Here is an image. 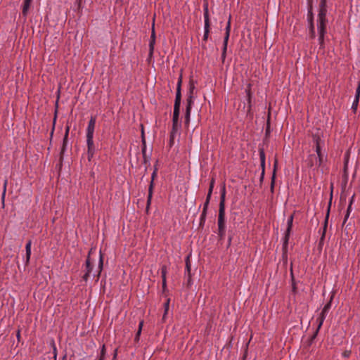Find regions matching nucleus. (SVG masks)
Masks as SVG:
<instances>
[{"instance_id":"39","label":"nucleus","mask_w":360,"mask_h":360,"mask_svg":"<svg viewBox=\"0 0 360 360\" xmlns=\"http://www.w3.org/2000/svg\"><path fill=\"white\" fill-rule=\"evenodd\" d=\"M355 97L360 98V86L358 84V86L356 90Z\"/></svg>"},{"instance_id":"12","label":"nucleus","mask_w":360,"mask_h":360,"mask_svg":"<svg viewBox=\"0 0 360 360\" xmlns=\"http://www.w3.org/2000/svg\"><path fill=\"white\" fill-rule=\"evenodd\" d=\"M155 176V172H154L152 174V181L150 182L149 189H148V195L147 198V206H146V211L148 210L149 206L151 203L152 200V195H153V179Z\"/></svg>"},{"instance_id":"25","label":"nucleus","mask_w":360,"mask_h":360,"mask_svg":"<svg viewBox=\"0 0 360 360\" xmlns=\"http://www.w3.org/2000/svg\"><path fill=\"white\" fill-rule=\"evenodd\" d=\"M103 269V256L101 254H100V259H99V264H98V274L97 278H99L101 272Z\"/></svg>"},{"instance_id":"23","label":"nucleus","mask_w":360,"mask_h":360,"mask_svg":"<svg viewBox=\"0 0 360 360\" xmlns=\"http://www.w3.org/2000/svg\"><path fill=\"white\" fill-rule=\"evenodd\" d=\"M143 326V321H141L139 322V324L138 331H137V333H136V334L135 335V338H134V340L136 342H138L139 340V337H140L141 333Z\"/></svg>"},{"instance_id":"13","label":"nucleus","mask_w":360,"mask_h":360,"mask_svg":"<svg viewBox=\"0 0 360 360\" xmlns=\"http://www.w3.org/2000/svg\"><path fill=\"white\" fill-rule=\"evenodd\" d=\"M92 270V265L90 259L89 255L88 256L86 260V273L83 276V279L86 281L89 277L90 273Z\"/></svg>"},{"instance_id":"29","label":"nucleus","mask_w":360,"mask_h":360,"mask_svg":"<svg viewBox=\"0 0 360 360\" xmlns=\"http://www.w3.org/2000/svg\"><path fill=\"white\" fill-rule=\"evenodd\" d=\"M214 179L212 178L211 181H210V188H209V191H208L207 195H212V191H213V188H214Z\"/></svg>"},{"instance_id":"9","label":"nucleus","mask_w":360,"mask_h":360,"mask_svg":"<svg viewBox=\"0 0 360 360\" xmlns=\"http://www.w3.org/2000/svg\"><path fill=\"white\" fill-rule=\"evenodd\" d=\"M326 315H327V313H324V311H321L319 317L317 318L316 322L318 323V326H317V328H316V331L314 332V335L311 338V341H313L316 338V337L319 333V330H320V328H321V326L323 325V323L326 317Z\"/></svg>"},{"instance_id":"47","label":"nucleus","mask_w":360,"mask_h":360,"mask_svg":"<svg viewBox=\"0 0 360 360\" xmlns=\"http://www.w3.org/2000/svg\"><path fill=\"white\" fill-rule=\"evenodd\" d=\"M117 356V353L115 352V354H114V357L115 358Z\"/></svg>"},{"instance_id":"31","label":"nucleus","mask_w":360,"mask_h":360,"mask_svg":"<svg viewBox=\"0 0 360 360\" xmlns=\"http://www.w3.org/2000/svg\"><path fill=\"white\" fill-rule=\"evenodd\" d=\"M210 197H211V195H207V198H206V200H205V202L204 203V206H203V210H202L207 211V207H208V205H209V202H210Z\"/></svg>"},{"instance_id":"4","label":"nucleus","mask_w":360,"mask_h":360,"mask_svg":"<svg viewBox=\"0 0 360 360\" xmlns=\"http://www.w3.org/2000/svg\"><path fill=\"white\" fill-rule=\"evenodd\" d=\"M326 13V0H321L317 20V30L319 34L326 33V24L328 22Z\"/></svg>"},{"instance_id":"26","label":"nucleus","mask_w":360,"mask_h":360,"mask_svg":"<svg viewBox=\"0 0 360 360\" xmlns=\"http://www.w3.org/2000/svg\"><path fill=\"white\" fill-rule=\"evenodd\" d=\"M7 184H8V180L5 179L4 183V186H3L2 195H1V200H2L3 202H4V199H5Z\"/></svg>"},{"instance_id":"3","label":"nucleus","mask_w":360,"mask_h":360,"mask_svg":"<svg viewBox=\"0 0 360 360\" xmlns=\"http://www.w3.org/2000/svg\"><path fill=\"white\" fill-rule=\"evenodd\" d=\"M218 236L221 240L226 234V220H225V193L221 195L219 202V216H218Z\"/></svg>"},{"instance_id":"15","label":"nucleus","mask_w":360,"mask_h":360,"mask_svg":"<svg viewBox=\"0 0 360 360\" xmlns=\"http://www.w3.org/2000/svg\"><path fill=\"white\" fill-rule=\"evenodd\" d=\"M155 40L150 39L149 45H148L149 46V53H148V59H147V61L148 63H150V61L153 58L154 49H155Z\"/></svg>"},{"instance_id":"22","label":"nucleus","mask_w":360,"mask_h":360,"mask_svg":"<svg viewBox=\"0 0 360 360\" xmlns=\"http://www.w3.org/2000/svg\"><path fill=\"white\" fill-rule=\"evenodd\" d=\"M169 302H170V299L169 298H167L165 303L164 304V309H165V311H164V314H163V316H162V321H165V319H166V316L168 313V311H169Z\"/></svg>"},{"instance_id":"14","label":"nucleus","mask_w":360,"mask_h":360,"mask_svg":"<svg viewBox=\"0 0 360 360\" xmlns=\"http://www.w3.org/2000/svg\"><path fill=\"white\" fill-rule=\"evenodd\" d=\"M312 140L315 146H325V141L319 133L313 134Z\"/></svg>"},{"instance_id":"34","label":"nucleus","mask_w":360,"mask_h":360,"mask_svg":"<svg viewBox=\"0 0 360 360\" xmlns=\"http://www.w3.org/2000/svg\"><path fill=\"white\" fill-rule=\"evenodd\" d=\"M331 307V302H329L328 303H327L324 307L323 308L322 311H324V313H327L328 312L330 308Z\"/></svg>"},{"instance_id":"17","label":"nucleus","mask_w":360,"mask_h":360,"mask_svg":"<svg viewBox=\"0 0 360 360\" xmlns=\"http://www.w3.org/2000/svg\"><path fill=\"white\" fill-rule=\"evenodd\" d=\"M32 2V0H24L22 10V13L23 16L26 17L27 15L28 11L30 9Z\"/></svg>"},{"instance_id":"43","label":"nucleus","mask_w":360,"mask_h":360,"mask_svg":"<svg viewBox=\"0 0 360 360\" xmlns=\"http://www.w3.org/2000/svg\"><path fill=\"white\" fill-rule=\"evenodd\" d=\"M20 337V330H18L17 333V338L19 340Z\"/></svg>"},{"instance_id":"8","label":"nucleus","mask_w":360,"mask_h":360,"mask_svg":"<svg viewBox=\"0 0 360 360\" xmlns=\"http://www.w3.org/2000/svg\"><path fill=\"white\" fill-rule=\"evenodd\" d=\"M225 30H226V32H225V36H224V39L223 49H222V53H221V58L223 60H224L226 58L227 44H228V41H229V36H230V31H231V19L230 18L229 19V21L226 26Z\"/></svg>"},{"instance_id":"33","label":"nucleus","mask_w":360,"mask_h":360,"mask_svg":"<svg viewBox=\"0 0 360 360\" xmlns=\"http://www.w3.org/2000/svg\"><path fill=\"white\" fill-rule=\"evenodd\" d=\"M206 214H207V211L202 210V214L200 215V224L205 222V218H206Z\"/></svg>"},{"instance_id":"28","label":"nucleus","mask_w":360,"mask_h":360,"mask_svg":"<svg viewBox=\"0 0 360 360\" xmlns=\"http://www.w3.org/2000/svg\"><path fill=\"white\" fill-rule=\"evenodd\" d=\"M167 273V266L164 265V266H162L161 267V277H162V280L167 279L166 278Z\"/></svg>"},{"instance_id":"11","label":"nucleus","mask_w":360,"mask_h":360,"mask_svg":"<svg viewBox=\"0 0 360 360\" xmlns=\"http://www.w3.org/2000/svg\"><path fill=\"white\" fill-rule=\"evenodd\" d=\"M307 18H308V21L309 23L310 38L314 39L316 37V34H315L314 25V22H313L314 16H313V13H312L311 8H310L308 11Z\"/></svg>"},{"instance_id":"18","label":"nucleus","mask_w":360,"mask_h":360,"mask_svg":"<svg viewBox=\"0 0 360 360\" xmlns=\"http://www.w3.org/2000/svg\"><path fill=\"white\" fill-rule=\"evenodd\" d=\"M185 276L188 277V285H191V264L189 262V257H188L186 261V271Z\"/></svg>"},{"instance_id":"10","label":"nucleus","mask_w":360,"mask_h":360,"mask_svg":"<svg viewBox=\"0 0 360 360\" xmlns=\"http://www.w3.org/2000/svg\"><path fill=\"white\" fill-rule=\"evenodd\" d=\"M293 218H294L293 214H291L287 220V229H286L285 234V237H284V243L285 244H287L288 242V240H289L290 234L292 227Z\"/></svg>"},{"instance_id":"27","label":"nucleus","mask_w":360,"mask_h":360,"mask_svg":"<svg viewBox=\"0 0 360 360\" xmlns=\"http://www.w3.org/2000/svg\"><path fill=\"white\" fill-rule=\"evenodd\" d=\"M326 33H320L319 34V42L321 47L324 46V36Z\"/></svg>"},{"instance_id":"42","label":"nucleus","mask_w":360,"mask_h":360,"mask_svg":"<svg viewBox=\"0 0 360 360\" xmlns=\"http://www.w3.org/2000/svg\"><path fill=\"white\" fill-rule=\"evenodd\" d=\"M349 216V213H346V214L345 216L344 221H343L344 224L347 221Z\"/></svg>"},{"instance_id":"19","label":"nucleus","mask_w":360,"mask_h":360,"mask_svg":"<svg viewBox=\"0 0 360 360\" xmlns=\"http://www.w3.org/2000/svg\"><path fill=\"white\" fill-rule=\"evenodd\" d=\"M259 158L261 162V166L262 167V174L264 172V166H265V153L263 148H260L259 150Z\"/></svg>"},{"instance_id":"32","label":"nucleus","mask_w":360,"mask_h":360,"mask_svg":"<svg viewBox=\"0 0 360 360\" xmlns=\"http://www.w3.org/2000/svg\"><path fill=\"white\" fill-rule=\"evenodd\" d=\"M150 39L156 40L154 23L153 24V26H152V31H151V35H150Z\"/></svg>"},{"instance_id":"20","label":"nucleus","mask_w":360,"mask_h":360,"mask_svg":"<svg viewBox=\"0 0 360 360\" xmlns=\"http://www.w3.org/2000/svg\"><path fill=\"white\" fill-rule=\"evenodd\" d=\"M142 143H143V147H142L143 158V161L146 163L148 161V159H147L146 153V141H145V139L143 136V131H142Z\"/></svg>"},{"instance_id":"16","label":"nucleus","mask_w":360,"mask_h":360,"mask_svg":"<svg viewBox=\"0 0 360 360\" xmlns=\"http://www.w3.org/2000/svg\"><path fill=\"white\" fill-rule=\"evenodd\" d=\"M31 247H32V241L31 240H28L25 245V251H26V258H25V264H28L30 262V257H31Z\"/></svg>"},{"instance_id":"5","label":"nucleus","mask_w":360,"mask_h":360,"mask_svg":"<svg viewBox=\"0 0 360 360\" xmlns=\"http://www.w3.org/2000/svg\"><path fill=\"white\" fill-rule=\"evenodd\" d=\"M323 160V153L316 154V156L315 155H310L308 158V165L311 167H315L318 168L322 165Z\"/></svg>"},{"instance_id":"1","label":"nucleus","mask_w":360,"mask_h":360,"mask_svg":"<svg viewBox=\"0 0 360 360\" xmlns=\"http://www.w3.org/2000/svg\"><path fill=\"white\" fill-rule=\"evenodd\" d=\"M182 83V75H180L178 82H177V86H176V98L174 101V112H173V118H172V136L174 133L177 131L179 128L180 127V124H179V116L180 112V105H181V86Z\"/></svg>"},{"instance_id":"30","label":"nucleus","mask_w":360,"mask_h":360,"mask_svg":"<svg viewBox=\"0 0 360 360\" xmlns=\"http://www.w3.org/2000/svg\"><path fill=\"white\" fill-rule=\"evenodd\" d=\"M329 210H330V207H328V213H327V216H326V219L325 224H324V227H323V234H322V236H321V240H322L323 239V238L325 237V231H326V226H327V220H328V214H329Z\"/></svg>"},{"instance_id":"2","label":"nucleus","mask_w":360,"mask_h":360,"mask_svg":"<svg viewBox=\"0 0 360 360\" xmlns=\"http://www.w3.org/2000/svg\"><path fill=\"white\" fill-rule=\"evenodd\" d=\"M95 125L96 118L91 117L86 128L87 158L89 161L91 160L96 152V146L94 142Z\"/></svg>"},{"instance_id":"44","label":"nucleus","mask_w":360,"mask_h":360,"mask_svg":"<svg viewBox=\"0 0 360 360\" xmlns=\"http://www.w3.org/2000/svg\"><path fill=\"white\" fill-rule=\"evenodd\" d=\"M274 176H273V179H272V182H271V188L274 187Z\"/></svg>"},{"instance_id":"45","label":"nucleus","mask_w":360,"mask_h":360,"mask_svg":"<svg viewBox=\"0 0 360 360\" xmlns=\"http://www.w3.org/2000/svg\"><path fill=\"white\" fill-rule=\"evenodd\" d=\"M98 360H105V357L100 356Z\"/></svg>"},{"instance_id":"21","label":"nucleus","mask_w":360,"mask_h":360,"mask_svg":"<svg viewBox=\"0 0 360 360\" xmlns=\"http://www.w3.org/2000/svg\"><path fill=\"white\" fill-rule=\"evenodd\" d=\"M68 133H69V127H68L66 129L65 136L63 138V146H62L61 152H60L61 155H63V153H64V151L66 148V146H67Z\"/></svg>"},{"instance_id":"38","label":"nucleus","mask_w":360,"mask_h":360,"mask_svg":"<svg viewBox=\"0 0 360 360\" xmlns=\"http://www.w3.org/2000/svg\"><path fill=\"white\" fill-rule=\"evenodd\" d=\"M105 345H103L102 347H101V354L100 356H103V357H105Z\"/></svg>"},{"instance_id":"37","label":"nucleus","mask_w":360,"mask_h":360,"mask_svg":"<svg viewBox=\"0 0 360 360\" xmlns=\"http://www.w3.org/2000/svg\"><path fill=\"white\" fill-rule=\"evenodd\" d=\"M162 287L163 292H165L167 290V279L162 280Z\"/></svg>"},{"instance_id":"24","label":"nucleus","mask_w":360,"mask_h":360,"mask_svg":"<svg viewBox=\"0 0 360 360\" xmlns=\"http://www.w3.org/2000/svg\"><path fill=\"white\" fill-rule=\"evenodd\" d=\"M359 102V98L354 97V101L352 103V109L354 111V112H356L358 107V104Z\"/></svg>"},{"instance_id":"7","label":"nucleus","mask_w":360,"mask_h":360,"mask_svg":"<svg viewBox=\"0 0 360 360\" xmlns=\"http://www.w3.org/2000/svg\"><path fill=\"white\" fill-rule=\"evenodd\" d=\"M204 22H205V26H204V35H203V41H206L209 37L210 34V18H209V11L207 6L206 5L204 8Z\"/></svg>"},{"instance_id":"36","label":"nucleus","mask_w":360,"mask_h":360,"mask_svg":"<svg viewBox=\"0 0 360 360\" xmlns=\"http://www.w3.org/2000/svg\"><path fill=\"white\" fill-rule=\"evenodd\" d=\"M325 146H315L316 154L321 153Z\"/></svg>"},{"instance_id":"6","label":"nucleus","mask_w":360,"mask_h":360,"mask_svg":"<svg viewBox=\"0 0 360 360\" xmlns=\"http://www.w3.org/2000/svg\"><path fill=\"white\" fill-rule=\"evenodd\" d=\"M195 89V86L193 84V82H190L189 84V96L187 98V105H186V122H188L190 120V115H191V106L193 103V90Z\"/></svg>"},{"instance_id":"40","label":"nucleus","mask_w":360,"mask_h":360,"mask_svg":"<svg viewBox=\"0 0 360 360\" xmlns=\"http://www.w3.org/2000/svg\"><path fill=\"white\" fill-rule=\"evenodd\" d=\"M353 198H354V195L352 197V199L350 200V203H349V205L348 206V208H347V213L350 214L351 207H352V202H353Z\"/></svg>"},{"instance_id":"41","label":"nucleus","mask_w":360,"mask_h":360,"mask_svg":"<svg viewBox=\"0 0 360 360\" xmlns=\"http://www.w3.org/2000/svg\"><path fill=\"white\" fill-rule=\"evenodd\" d=\"M350 354H351V352L350 351H345L343 353H342V356L345 357V358H348L349 356H350Z\"/></svg>"},{"instance_id":"35","label":"nucleus","mask_w":360,"mask_h":360,"mask_svg":"<svg viewBox=\"0 0 360 360\" xmlns=\"http://www.w3.org/2000/svg\"><path fill=\"white\" fill-rule=\"evenodd\" d=\"M245 92H246V94H247V97H248V101L250 103V100H251L250 84L248 85V88L245 90Z\"/></svg>"},{"instance_id":"46","label":"nucleus","mask_w":360,"mask_h":360,"mask_svg":"<svg viewBox=\"0 0 360 360\" xmlns=\"http://www.w3.org/2000/svg\"><path fill=\"white\" fill-rule=\"evenodd\" d=\"M65 359H66V356H64L62 360H65Z\"/></svg>"}]
</instances>
